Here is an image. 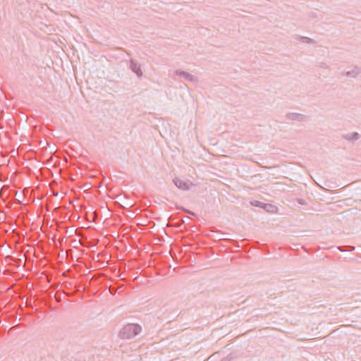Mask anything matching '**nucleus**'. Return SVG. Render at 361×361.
I'll return each instance as SVG.
<instances>
[{
    "instance_id": "5",
    "label": "nucleus",
    "mask_w": 361,
    "mask_h": 361,
    "mask_svg": "<svg viewBox=\"0 0 361 361\" xmlns=\"http://www.w3.org/2000/svg\"><path fill=\"white\" fill-rule=\"evenodd\" d=\"M288 118L290 120H295V121H304L306 120V116L305 115L298 114V113L288 114Z\"/></svg>"
},
{
    "instance_id": "8",
    "label": "nucleus",
    "mask_w": 361,
    "mask_h": 361,
    "mask_svg": "<svg viewBox=\"0 0 361 361\" xmlns=\"http://www.w3.org/2000/svg\"><path fill=\"white\" fill-rule=\"evenodd\" d=\"M264 208L267 211L270 212H274L276 209V207L275 206L270 204H264Z\"/></svg>"
},
{
    "instance_id": "9",
    "label": "nucleus",
    "mask_w": 361,
    "mask_h": 361,
    "mask_svg": "<svg viewBox=\"0 0 361 361\" xmlns=\"http://www.w3.org/2000/svg\"><path fill=\"white\" fill-rule=\"evenodd\" d=\"M302 42L307 44H310L313 42V40L309 37H301Z\"/></svg>"
},
{
    "instance_id": "1",
    "label": "nucleus",
    "mask_w": 361,
    "mask_h": 361,
    "mask_svg": "<svg viewBox=\"0 0 361 361\" xmlns=\"http://www.w3.org/2000/svg\"><path fill=\"white\" fill-rule=\"evenodd\" d=\"M141 331V327L138 324H128L126 325L119 332V337L122 339L131 338Z\"/></svg>"
},
{
    "instance_id": "7",
    "label": "nucleus",
    "mask_w": 361,
    "mask_h": 361,
    "mask_svg": "<svg viewBox=\"0 0 361 361\" xmlns=\"http://www.w3.org/2000/svg\"><path fill=\"white\" fill-rule=\"evenodd\" d=\"M359 137V134L356 132L348 133L343 135V137L347 140H357Z\"/></svg>"
},
{
    "instance_id": "10",
    "label": "nucleus",
    "mask_w": 361,
    "mask_h": 361,
    "mask_svg": "<svg viewBox=\"0 0 361 361\" xmlns=\"http://www.w3.org/2000/svg\"><path fill=\"white\" fill-rule=\"evenodd\" d=\"M252 205L257 206V207H262L263 203L259 202L258 201H256L255 203H252Z\"/></svg>"
},
{
    "instance_id": "6",
    "label": "nucleus",
    "mask_w": 361,
    "mask_h": 361,
    "mask_svg": "<svg viewBox=\"0 0 361 361\" xmlns=\"http://www.w3.org/2000/svg\"><path fill=\"white\" fill-rule=\"evenodd\" d=\"M360 69L358 68H354L350 71H346L343 73L344 75L351 78H355L360 73Z\"/></svg>"
},
{
    "instance_id": "3",
    "label": "nucleus",
    "mask_w": 361,
    "mask_h": 361,
    "mask_svg": "<svg viewBox=\"0 0 361 361\" xmlns=\"http://www.w3.org/2000/svg\"><path fill=\"white\" fill-rule=\"evenodd\" d=\"M173 183L178 188L183 190H188L194 185L190 181H185L178 178L173 179Z\"/></svg>"
},
{
    "instance_id": "4",
    "label": "nucleus",
    "mask_w": 361,
    "mask_h": 361,
    "mask_svg": "<svg viewBox=\"0 0 361 361\" xmlns=\"http://www.w3.org/2000/svg\"><path fill=\"white\" fill-rule=\"evenodd\" d=\"M130 69L138 76L142 75V71L141 70L140 65L133 60L130 61Z\"/></svg>"
},
{
    "instance_id": "2",
    "label": "nucleus",
    "mask_w": 361,
    "mask_h": 361,
    "mask_svg": "<svg viewBox=\"0 0 361 361\" xmlns=\"http://www.w3.org/2000/svg\"><path fill=\"white\" fill-rule=\"evenodd\" d=\"M174 75L180 78H184L187 81L190 82H197V78L192 75L191 73L186 72L185 71H183L181 69H178L174 71Z\"/></svg>"
}]
</instances>
